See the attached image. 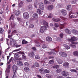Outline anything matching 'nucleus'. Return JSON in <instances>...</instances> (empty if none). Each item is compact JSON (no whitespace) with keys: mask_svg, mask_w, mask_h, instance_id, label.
Here are the masks:
<instances>
[{"mask_svg":"<svg viewBox=\"0 0 78 78\" xmlns=\"http://www.w3.org/2000/svg\"><path fill=\"white\" fill-rule=\"evenodd\" d=\"M42 23L43 25L45 26H42L41 27L40 29V32L41 33H43L45 32V30H47V28H48V23H47L45 21H43L42 22Z\"/></svg>","mask_w":78,"mask_h":78,"instance_id":"nucleus-1","label":"nucleus"},{"mask_svg":"<svg viewBox=\"0 0 78 78\" xmlns=\"http://www.w3.org/2000/svg\"><path fill=\"white\" fill-rule=\"evenodd\" d=\"M13 71L14 75L13 76L12 78H17V76L16 74V70L17 69V66L16 65H13L12 66Z\"/></svg>","mask_w":78,"mask_h":78,"instance_id":"nucleus-2","label":"nucleus"},{"mask_svg":"<svg viewBox=\"0 0 78 78\" xmlns=\"http://www.w3.org/2000/svg\"><path fill=\"white\" fill-rule=\"evenodd\" d=\"M78 39V38H76V37H72L71 39L68 38V41H69L70 42H73V41H76Z\"/></svg>","mask_w":78,"mask_h":78,"instance_id":"nucleus-3","label":"nucleus"},{"mask_svg":"<svg viewBox=\"0 0 78 78\" xmlns=\"http://www.w3.org/2000/svg\"><path fill=\"white\" fill-rule=\"evenodd\" d=\"M23 16L24 19H28L29 17V14L27 12H25L23 14Z\"/></svg>","mask_w":78,"mask_h":78,"instance_id":"nucleus-4","label":"nucleus"},{"mask_svg":"<svg viewBox=\"0 0 78 78\" xmlns=\"http://www.w3.org/2000/svg\"><path fill=\"white\" fill-rule=\"evenodd\" d=\"M54 6L53 5H50L47 7V9L49 11H51L53 9Z\"/></svg>","mask_w":78,"mask_h":78,"instance_id":"nucleus-5","label":"nucleus"},{"mask_svg":"<svg viewBox=\"0 0 78 78\" xmlns=\"http://www.w3.org/2000/svg\"><path fill=\"white\" fill-rule=\"evenodd\" d=\"M18 53H19L18 52L15 54L13 53V54L14 55V58H15V59H16V60H18L19 58H19V57H20V56L18 54Z\"/></svg>","mask_w":78,"mask_h":78,"instance_id":"nucleus-6","label":"nucleus"},{"mask_svg":"<svg viewBox=\"0 0 78 78\" xmlns=\"http://www.w3.org/2000/svg\"><path fill=\"white\" fill-rule=\"evenodd\" d=\"M18 53L19 54H21V55H22L23 58V59H26V56H25V55L24 52L20 51L18 52Z\"/></svg>","mask_w":78,"mask_h":78,"instance_id":"nucleus-7","label":"nucleus"},{"mask_svg":"<svg viewBox=\"0 0 78 78\" xmlns=\"http://www.w3.org/2000/svg\"><path fill=\"white\" fill-rule=\"evenodd\" d=\"M60 11L61 12L63 16H66V15H67V12L65 10L62 9L60 10Z\"/></svg>","mask_w":78,"mask_h":78,"instance_id":"nucleus-8","label":"nucleus"},{"mask_svg":"<svg viewBox=\"0 0 78 78\" xmlns=\"http://www.w3.org/2000/svg\"><path fill=\"white\" fill-rule=\"evenodd\" d=\"M59 54L60 55H61L62 57H64V58L66 57L67 56V54H66V53L62 52H59Z\"/></svg>","mask_w":78,"mask_h":78,"instance_id":"nucleus-9","label":"nucleus"},{"mask_svg":"<svg viewBox=\"0 0 78 78\" xmlns=\"http://www.w3.org/2000/svg\"><path fill=\"white\" fill-rule=\"evenodd\" d=\"M71 14H72V12H71L69 13V17H70L71 18H76V14H75L74 15H73L70 16V14H71Z\"/></svg>","mask_w":78,"mask_h":78,"instance_id":"nucleus-10","label":"nucleus"},{"mask_svg":"<svg viewBox=\"0 0 78 78\" xmlns=\"http://www.w3.org/2000/svg\"><path fill=\"white\" fill-rule=\"evenodd\" d=\"M56 61L58 64H61L63 62L62 60L59 59V58H57L56 59Z\"/></svg>","mask_w":78,"mask_h":78,"instance_id":"nucleus-11","label":"nucleus"},{"mask_svg":"<svg viewBox=\"0 0 78 78\" xmlns=\"http://www.w3.org/2000/svg\"><path fill=\"white\" fill-rule=\"evenodd\" d=\"M39 8L41 9L44 10V5L43 3H41V4L39 5Z\"/></svg>","mask_w":78,"mask_h":78,"instance_id":"nucleus-12","label":"nucleus"},{"mask_svg":"<svg viewBox=\"0 0 78 78\" xmlns=\"http://www.w3.org/2000/svg\"><path fill=\"white\" fill-rule=\"evenodd\" d=\"M27 9L28 10H31L33 9V5L30 4L27 6Z\"/></svg>","mask_w":78,"mask_h":78,"instance_id":"nucleus-13","label":"nucleus"},{"mask_svg":"<svg viewBox=\"0 0 78 78\" xmlns=\"http://www.w3.org/2000/svg\"><path fill=\"white\" fill-rule=\"evenodd\" d=\"M43 12V11H41V10L39 9H38L37 10V12L39 15H41V14H42V12Z\"/></svg>","mask_w":78,"mask_h":78,"instance_id":"nucleus-14","label":"nucleus"},{"mask_svg":"<svg viewBox=\"0 0 78 78\" xmlns=\"http://www.w3.org/2000/svg\"><path fill=\"white\" fill-rule=\"evenodd\" d=\"M23 5V2L21 1L18 5V8H21Z\"/></svg>","mask_w":78,"mask_h":78,"instance_id":"nucleus-15","label":"nucleus"},{"mask_svg":"<svg viewBox=\"0 0 78 78\" xmlns=\"http://www.w3.org/2000/svg\"><path fill=\"white\" fill-rule=\"evenodd\" d=\"M63 66H64L65 67H68L69 66V63L66 62L63 64Z\"/></svg>","mask_w":78,"mask_h":78,"instance_id":"nucleus-16","label":"nucleus"},{"mask_svg":"<svg viewBox=\"0 0 78 78\" xmlns=\"http://www.w3.org/2000/svg\"><path fill=\"white\" fill-rule=\"evenodd\" d=\"M17 65L18 66H23V64L22 62L20 61H18L17 62Z\"/></svg>","mask_w":78,"mask_h":78,"instance_id":"nucleus-17","label":"nucleus"},{"mask_svg":"<svg viewBox=\"0 0 78 78\" xmlns=\"http://www.w3.org/2000/svg\"><path fill=\"white\" fill-rule=\"evenodd\" d=\"M35 55L34 52H33L29 53L28 54V55L30 56V57H33V56H34Z\"/></svg>","mask_w":78,"mask_h":78,"instance_id":"nucleus-18","label":"nucleus"},{"mask_svg":"<svg viewBox=\"0 0 78 78\" xmlns=\"http://www.w3.org/2000/svg\"><path fill=\"white\" fill-rule=\"evenodd\" d=\"M33 17L35 19H37L38 18V15L37 13H34L33 15Z\"/></svg>","mask_w":78,"mask_h":78,"instance_id":"nucleus-19","label":"nucleus"},{"mask_svg":"<svg viewBox=\"0 0 78 78\" xmlns=\"http://www.w3.org/2000/svg\"><path fill=\"white\" fill-rule=\"evenodd\" d=\"M15 12H16L15 14L16 16H19V14H20V11L19 10H18V11H16Z\"/></svg>","mask_w":78,"mask_h":78,"instance_id":"nucleus-20","label":"nucleus"},{"mask_svg":"<svg viewBox=\"0 0 78 78\" xmlns=\"http://www.w3.org/2000/svg\"><path fill=\"white\" fill-rule=\"evenodd\" d=\"M46 39L47 41L50 42V41H52V38L49 37H48L46 38Z\"/></svg>","mask_w":78,"mask_h":78,"instance_id":"nucleus-21","label":"nucleus"},{"mask_svg":"<svg viewBox=\"0 0 78 78\" xmlns=\"http://www.w3.org/2000/svg\"><path fill=\"white\" fill-rule=\"evenodd\" d=\"M65 31L67 34H71V31L68 29L65 30Z\"/></svg>","mask_w":78,"mask_h":78,"instance_id":"nucleus-22","label":"nucleus"},{"mask_svg":"<svg viewBox=\"0 0 78 78\" xmlns=\"http://www.w3.org/2000/svg\"><path fill=\"white\" fill-rule=\"evenodd\" d=\"M40 73L41 74H44V70L43 69H41L39 70Z\"/></svg>","mask_w":78,"mask_h":78,"instance_id":"nucleus-23","label":"nucleus"},{"mask_svg":"<svg viewBox=\"0 0 78 78\" xmlns=\"http://www.w3.org/2000/svg\"><path fill=\"white\" fill-rule=\"evenodd\" d=\"M52 20L53 21H54V22H59L61 20L60 19L57 18V19H53Z\"/></svg>","mask_w":78,"mask_h":78,"instance_id":"nucleus-24","label":"nucleus"},{"mask_svg":"<svg viewBox=\"0 0 78 78\" xmlns=\"http://www.w3.org/2000/svg\"><path fill=\"white\" fill-rule=\"evenodd\" d=\"M73 55L75 56H78V51H75L73 52Z\"/></svg>","mask_w":78,"mask_h":78,"instance_id":"nucleus-25","label":"nucleus"},{"mask_svg":"<svg viewBox=\"0 0 78 78\" xmlns=\"http://www.w3.org/2000/svg\"><path fill=\"white\" fill-rule=\"evenodd\" d=\"M66 71H63V72H62V74L64 76H67V75L66 74Z\"/></svg>","mask_w":78,"mask_h":78,"instance_id":"nucleus-26","label":"nucleus"},{"mask_svg":"<svg viewBox=\"0 0 78 78\" xmlns=\"http://www.w3.org/2000/svg\"><path fill=\"white\" fill-rule=\"evenodd\" d=\"M62 70L61 68H58L57 70H56V72L58 73H60L62 71Z\"/></svg>","mask_w":78,"mask_h":78,"instance_id":"nucleus-27","label":"nucleus"},{"mask_svg":"<svg viewBox=\"0 0 78 78\" xmlns=\"http://www.w3.org/2000/svg\"><path fill=\"white\" fill-rule=\"evenodd\" d=\"M22 44H27L28 43V42L25 40H23L22 41Z\"/></svg>","mask_w":78,"mask_h":78,"instance_id":"nucleus-28","label":"nucleus"},{"mask_svg":"<svg viewBox=\"0 0 78 78\" xmlns=\"http://www.w3.org/2000/svg\"><path fill=\"white\" fill-rule=\"evenodd\" d=\"M45 76L48 78H52V75H49L48 74L46 75Z\"/></svg>","mask_w":78,"mask_h":78,"instance_id":"nucleus-29","label":"nucleus"},{"mask_svg":"<svg viewBox=\"0 0 78 78\" xmlns=\"http://www.w3.org/2000/svg\"><path fill=\"white\" fill-rule=\"evenodd\" d=\"M24 70L26 72H28V71H29L30 70V69H29V68L27 67H25L24 68Z\"/></svg>","mask_w":78,"mask_h":78,"instance_id":"nucleus-30","label":"nucleus"},{"mask_svg":"<svg viewBox=\"0 0 78 78\" xmlns=\"http://www.w3.org/2000/svg\"><path fill=\"white\" fill-rule=\"evenodd\" d=\"M63 47H65L66 49H70V47H69V46H68L66 44H64L63 45Z\"/></svg>","mask_w":78,"mask_h":78,"instance_id":"nucleus-31","label":"nucleus"},{"mask_svg":"<svg viewBox=\"0 0 78 78\" xmlns=\"http://www.w3.org/2000/svg\"><path fill=\"white\" fill-rule=\"evenodd\" d=\"M48 53L49 55H56V54L55 53V52H53L51 51L48 52Z\"/></svg>","mask_w":78,"mask_h":78,"instance_id":"nucleus-32","label":"nucleus"},{"mask_svg":"<svg viewBox=\"0 0 78 78\" xmlns=\"http://www.w3.org/2000/svg\"><path fill=\"white\" fill-rule=\"evenodd\" d=\"M73 33L75 34H78V31L76 30H73Z\"/></svg>","mask_w":78,"mask_h":78,"instance_id":"nucleus-33","label":"nucleus"},{"mask_svg":"<svg viewBox=\"0 0 78 78\" xmlns=\"http://www.w3.org/2000/svg\"><path fill=\"white\" fill-rule=\"evenodd\" d=\"M35 66L36 67H39V63L37 62H36L34 63Z\"/></svg>","mask_w":78,"mask_h":78,"instance_id":"nucleus-34","label":"nucleus"},{"mask_svg":"<svg viewBox=\"0 0 78 78\" xmlns=\"http://www.w3.org/2000/svg\"><path fill=\"white\" fill-rule=\"evenodd\" d=\"M44 3L45 5H47L49 3V2L47 0H45L44 1Z\"/></svg>","mask_w":78,"mask_h":78,"instance_id":"nucleus-35","label":"nucleus"},{"mask_svg":"<svg viewBox=\"0 0 78 78\" xmlns=\"http://www.w3.org/2000/svg\"><path fill=\"white\" fill-rule=\"evenodd\" d=\"M17 19L18 20L19 22H22V19L20 18L17 17Z\"/></svg>","mask_w":78,"mask_h":78,"instance_id":"nucleus-36","label":"nucleus"},{"mask_svg":"<svg viewBox=\"0 0 78 78\" xmlns=\"http://www.w3.org/2000/svg\"><path fill=\"white\" fill-rule=\"evenodd\" d=\"M70 46L72 47V48H76V45L73 44H70Z\"/></svg>","mask_w":78,"mask_h":78,"instance_id":"nucleus-37","label":"nucleus"},{"mask_svg":"<svg viewBox=\"0 0 78 78\" xmlns=\"http://www.w3.org/2000/svg\"><path fill=\"white\" fill-rule=\"evenodd\" d=\"M24 65L26 66H27V67L29 66V64L27 62H25L24 63Z\"/></svg>","mask_w":78,"mask_h":78,"instance_id":"nucleus-38","label":"nucleus"},{"mask_svg":"<svg viewBox=\"0 0 78 78\" xmlns=\"http://www.w3.org/2000/svg\"><path fill=\"white\" fill-rule=\"evenodd\" d=\"M54 62V61L53 60H51L49 61V63L50 64H53Z\"/></svg>","mask_w":78,"mask_h":78,"instance_id":"nucleus-39","label":"nucleus"},{"mask_svg":"<svg viewBox=\"0 0 78 78\" xmlns=\"http://www.w3.org/2000/svg\"><path fill=\"white\" fill-rule=\"evenodd\" d=\"M12 58H13L12 57L9 60V62H7V64H9L10 62H11V61H12Z\"/></svg>","mask_w":78,"mask_h":78,"instance_id":"nucleus-40","label":"nucleus"},{"mask_svg":"<svg viewBox=\"0 0 78 78\" xmlns=\"http://www.w3.org/2000/svg\"><path fill=\"white\" fill-rule=\"evenodd\" d=\"M53 17V14L51 13H50L49 16H48V18H51Z\"/></svg>","mask_w":78,"mask_h":78,"instance_id":"nucleus-41","label":"nucleus"},{"mask_svg":"<svg viewBox=\"0 0 78 78\" xmlns=\"http://www.w3.org/2000/svg\"><path fill=\"white\" fill-rule=\"evenodd\" d=\"M53 68H55V69H57L58 68H59V65H57L55 66H53Z\"/></svg>","mask_w":78,"mask_h":78,"instance_id":"nucleus-42","label":"nucleus"},{"mask_svg":"<svg viewBox=\"0 0 78 78\" xmlns=\"http://www.w3.org/2000/svg\"><path fill=\"white\" fill-rule=\"evenodd\" d=\"M66 8L67 9H68V10H70V9L71 8V5H68L67 7Z\"/></svg>","mask_w":78,"mask_h":78,"instance_id":"nucleus-43","label":"nucleus"},{"mask_svg":"<svg viewBox=\"0 0 78 78\" xmlns=\"http://www.w3.org/2000/svg\"><path fill=\"white\" fill-rule=\"evenodd\" d=\"M29 27L30 28H34V25L33 24H30L29 26Z\"/></svg>","mask_w":78,"mask_h":78,"instance_id":"nucleus-44","label":"nucleus"},{"mask_svg":"<svg viewBox=\"0 0 78 78\" xmlns=\"http://www.w3.org/2000/svg\"><path fill=\"white\" fill-rule=\"evenodd\" d=\"M34 42L36 44H40V41L38 40H35Z\"/></svg>","mask_w":78,"mask_h":78,"instance_id":"nucleus-45","label":"nucleus"},{"mask_svg":"<svg viewBox=\"0 0 78 78\" xmlns=\"http://www.w3.org/2000/svg\"><path fill=\"white\" fill-rule=\"evenodd\" d=\"M14 17L13 16V15H12L9 19V20H11V19H12V20H14Z\"/></svg>","mask_w":78,"mask_h":78,"instance_id":"nucleus-46","label":"nucleus"},{"mask_svg":"<svg viewBox=\"0 0 78 78\" xmlns=\"http://www.w3.org/2000/svg\"><path fill=\"white\" fill-rule=\"evenodd\" d=\"M70 71H71V72H76V70L74 69H71L70 70Z\"/></svg>","mask_w":78,"mask_h":78,"instance_id":"nucleus-47","label":"nucleus"},{"mask_svg":"<svg viewBox=\"0 0 78 78\" xmlns=\"http://www.w3.org/2000/svg\"><path fill=\"white\" fill-rule=\"evenodd\" d=\"M44 72H45V73H49L50 71L47 69H45L44 70Z\"/></svg>","mask_w":78,"mask_h":78,"instance_id":"nucleus-48","label":"nucleus"},{"mask_svg":"<svg viewBox=\"0 0 78 78\" xmlns=\"http://www.w3.org/2000/svg\"><path fill=\"white\" fill-rule=\"evenodd\" d=\"M54 26L55 27H56V28H58L59 27V25L57 23H55L54 24Z\"/></svg>","mask_w":78,"mask_h":78,"instance_id":"nucleus-49","label":"nucleus"},{"mask_svg":"<svg viewBox=\"0 0 78 78\" xmlns=\"http://www.w3.org/2000/svg\"><path fill=\"white\" fill-rule=\"evenodd\" d=\"M35 58L36 59H39L40 58V57H39L37 55H35Z\"/></svg>","mask_w":78,"mask_h":78,"instance_id":"nucleus-50","label":"nucleus"},{"mask_svg":"<svg viewBox=\"0 0 78 78\" xmlns=\"http://www.w3.org/2000/svg\"><path fill=\"white\" fill-rule=\"evenodd\" d=\"M42 48H47V46L45 44H43L42 46Z\"/></svg>","mask_w":78,"mask_h":78,"instance_id":"nucleus-51","label":"nucleus"},{"mask_svg":"<svg viewBox=\"0 0 78 78\" xmlns=\"http://www.w3.org/2000/svg\"><path fill=\"white\" fill-rule=\"evenodd\" d=\"M4 31V30H3V29L0 28V33H2Z\"/></svg>","mask_w":78,"mask_h":78,"instance_id":"nucleus-52","label":"nucleus"},{"mask_svg":"<svg viewBox=\"0 0 78 78\" xmlns=\"http://www.w3.org/2000/svg\"><path fill=\"white\" fill-rule=\"evenodd\" d=\"M20 50H21V48H19L17 49L14 50L13 52H14V51H20Z\"/></svg>","mask_w":78,"mask_h":78,"instance_id":"nucleus-53","label":"nucleus"},{"mask_svg":"<svg viewBox=\"0 0 78 78\" xmlns=\"http://www.w3.org/2000/svg\"><path fill=\"white\" fill-rule=\"evenodd\" d=\"M63 36L64 34L62 33H61L60 34V36L61 38H62V37H63Z\"/></svg>","mask_w":78,"mask_h":78,"instance_id":"nucleus-54","label":"nucleus"},{"mask_svg":"<svg viewBox=\"0 0 78 78\" xmlns=\"http://www.w3.org/2000/svg\"><path fill=\"white\" fill-rule=\"evenodd\" d=\"M71 44H78V43L76 42H72Z\"/></svg>","mask_w":78,"mask_h":78,"instance_id":"nucleus-55","label":"nucleus"},{"mask_svg":"<svg viewBox=\"0 0 78 78\" xmlns=\"http://www.w3.org/2000/svg\"><path fill=\"white\" fill-rule=\"evenodd\" d=\"M9 39H7V45H9V48L7 49L8 50H9V48H10L9 47V44H8V41H9Z\"/></svg>","mask_w":78,"mask_h":78,"instance_id":"nucleus-56","label":"nucleus"},{"mask_svg":"<svg viewBox=\"0 0 78 78\" xmlns=\"http://www.w3.org/2000/svg\"><path fill=\"white\" fill-rule=\"evenodd\" d=\"M37 3L36 2H35L34 3V6L35 8H37Z\"/></svg>","mask_w":78,"mask_h":78,"instance_id":"nucleus-57","label":"nucleus"},{"mask_svg":"<svg viewBox=\"0 0 78 78\" xmlns=\"http://www.w3.org/2000/svg\"><path fill=\"white\" fill-rule=\"evenodd\" d=\"M55 58V57L54 56H50L49 57V59H53Z\"/></svg>","mask_w":78,"mask_h":78,"instance_id":"nucleus-58","label":"nucleus"},{"mask_svg":"<svg viewBox=\"0 0 78 78\" xmlns=\"http://www.w3.org/2000/svg\"><path fill=\"white\" fill-rule=\"evenodd\" d=\"M64 27V25H62L60 27V29H62V28H63Z\"/></svg>","mask_w":78,"mask_h":78,"instance_id":"nucleus-59","label":"nucleus"},{"mask_svg":"<svg viewBox=\"0 0 78 78\" xmlns=\"http://www.w3.org/2000/svg\"><path fill=\"white\" fill-rule=\"evenodd\" d=\"M17 32L16 30H15L12 32V34H14V33H17Z\"/></svg>","mask_w":78,"mask_h":78,"instance_id":"nucleus-60","label":"nucleus"},{"mask_svg":"<svg viewBox=\"0 0 78 78\" xmlns=\"http://www.w3.org/2000/svg\"><path fill=\"white\" fill-rule=\"evenodd\" d=\"M17 44L16 43H13V45L14 46V47H17Z\"/></svg>","mask_w":78,"mask_h":78,"instance_id":"nucleus-61","label":"nucleus"},{"mask_svg":"<svg viewBox=\"0 0 78 78\" xmlns=\"http://www.w3.org/2000/svg\"><path fill=\"white\" fill-rule=\"evenodd\" d=\"M32 49L33 50H34V51H35V50H36V48L34 47L32 48Z\"/></svg>","mask_w":78,"mask_h":78,"instance_id":"nucleus-62","label":"nucleus"},{"mask_svg":"<svg viewBox=\"0 0 78 78\" xmlns=\"http://www.w3.org/2000/svg\"><path fill=\"white\" fill-rule=\"evenodd\" d=\"M6 72H7V73H9V69H6Z\"/></svg>","mask_w":78,"mask_h":78,"instance_id":"nucleus-63","label":"nucleus"},{"mask_svg":"<svg viewBox=\"0 0 78 78\" xmlns=\"http://www.w3.org/2000/svg\"><path fill=\"white\" fill-rule=\"evenodd\" d=\"M71 3L72 4H75V2L74 1H72L71 2Z\"/></svg>","mask_w":78,"mask_h":78,"instance_id":"nucleus-64","label":"nucleus"}]
</instances>
